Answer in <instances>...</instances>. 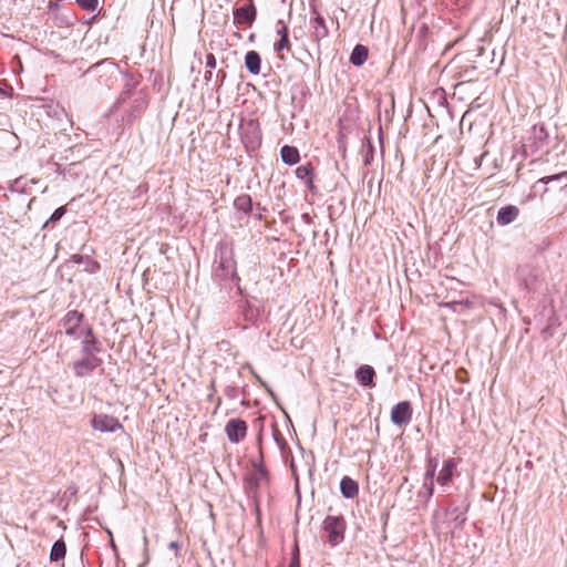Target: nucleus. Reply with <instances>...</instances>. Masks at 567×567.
<instances>
[{
	"label": "nucleus",
	"mask_w": 567,
	"mask_h": 567,
	"mask_svg": "<svg viewBox=\"0 0 567 567\" xmlns=\"http://www.w3.org/2000/svg\"><path fill=\"white\" fill-rule=\"evenodd\" d=\"M215 262H217V267L214 270L216 279L220 281L230 279L238 285L240 278L237 275L234 251L226 241H220L218 244L215 252Z\"/></svg>",
	"instance_id": "1"
},
{
	"label": "nucleus",
	"mask_w": 567,
	"mask_h": 567,
	"mask_svg": "<svg viewBox=\"0 0 567 567\" xmlns=\"http://www.w3.org/2000/svg\"><path fill=\"white\" fill-rule=\"evenodd\" d=\"M346 528L347 523L342 515H328L322 523L326 539L332 547L343 542Z\"/></svg>",
	"instance_id": "2"
},
{
	"label": "nucleus",
	"mask_w": 567,
	"mask_h": 567,
	"mask_svg": "<svg viewBox=\"0 0 567 567\" xmlns=\"http://www.w3.org/2000/svg\"><path fill=\"white\" fill-rule=\"evenodd\" d=\"M251 465L254 473L251 475H247L244 478V482L247 493L255 497L259 487L269 482V472L264 465V455L261 451L259 453V460H254Z\"/></svg>",
	"instance_id": "3"
},
{
	"label": "nucleus",
	"mask_w": 567,
	"mask_h": 567,
	"mask_svg": "<svg viewBox=\"0 0 567 567\" xmlns=\"http://www.w3.org/2000/svg\"><path fill=\"white\" fill-rule=\"evenodd\" d=\"M517 277L519 285L528 292L538 291L544 282L540 271L530 265L519 266Z\"/></svg>",
	"instance_id": "4"
},
{
	"label": "nucleus",
	"mask_w": 567,
	"mask_h": 567,
	"mask_svg": "<svg viewBox=\"0 0 567 567\" xmlns=\"http://www.w3.org/2000/svg\"><path fill=\"white\" fill-rule=\"evenodd\" d=\"M103 360L97 355H82L70 363V368L73 371V374L76 378H87L93 374V372L102 367Z\"/></svg>",
	"instance_id": "5"
},
{
	"label": "nucleus",
	"mask_w": 567,
	"mask_h": 567,
	"mask_svg": "<svg viewBox=\"0 0 567 567\" xmlns=\"http://www.w3.org/2000/svg\"><path fill=\"white\" fill-rule=\"evenodd\" d=\"M240 137L247 151H256L261 144V131L256 120L240 126Z\"/></svg>",
	"instance_id": "6"
},
{
	"label": "nucleus",
	"mask_w": 567,
	"mask_h": 567,
	"mask_svg": "<svg viewBox=\"0 0 567 567\" xmlns=\"http://www.w3.org/2000/svg\"><path fill=\"white\" fill-rule=\"evenodd\" d=\"M84 315L78 310L68 311L61 320V327L64 333L72 339L81 338V328L83 326Z\"/></svg>",
	"instance_id": "7"
},
{
	"label": "nucleus",
	"mask_w": 567,
	"mask_h": 567,
	"mask_svg": "<svg viewBox=\"0 0 567 567\" xmlns=\"http://www.w3.org/2000/svg\"><path fill=\"white\" fill-rule=\"evenodd\" d=\"M234 23L251 27L257 17V9L254 0H243V3L236 7L233 11Z\"/></svg>",
	"instance_id": "8"
},
{
	"label": "nucleus",
	"mask_w": 567,
	"mask_h": 567,
	"mask_svg": "<svg viewBox=\"0 0 567 567\" xmlns=\"http://www.w3.org/2000/svg\"><path fill=\"white\" fill-rule=\"evenodd\" d=\"M91 425L94 430L102 433H114L123 429V425L116 417L107 414H94Z\"/></svg>",
	"instance_id": "9"
},
{
	"label": "nucleus",
	"mask_w": 567,
	"mask_h": 567,
	"mask_svg": "<svg viewBox=\"0 0 567 567\" xmlns=\"http://www.w3.org/2000/svg\"><path fill=\"white\" fill-rule=\"evenodd\" d=\"M412 414L411 403L409 401H401L391 410V422L396 426L408 425L411 422Z\"/></svg>",
	"instance_id": "10"
},
{
	"label": "nucleus",
	"mask_w": 567,
	"mask_h": 567,
	"mask_svg": "<svg viewBox=\"0 0 567 567\" xmlns=\"http://www.w3.org/2000/svg\"><path fill=\"white\" fill-rule=\"evenodd\" d=\"M247 423L243 419H230L226 423L225 432L231 443H239L247 434Z\"/></svg>",
	"instance_id": "11"
},
{
	"label": "nucleus",
	"mask_w": 567,
	"mask_h": 567,
	"mask_svg": "<svg viewBox=\"0 0 567 567\" xmlns=\"http://www.w3.org/2000/svg\"><path fill=\"white\" fill-rule=\"evenodd\" d=\"M312 13L315 17L310 19V28L312 30L311 37L316 42H320L322 39L329 35V30L324 18L317 11L316 8H312Z\"/></svg>",
	"instance_id": "12"
},
{
	"label": "nucleus",
	"mask_w": 567,
	"mask_h": 567,
	"mask_svg": "<svg viewBox=\"0 0 567 567\" xmlns=\"http://www.w3.org/2000/svg\"><path fill=\"white\" fill-rule=\"evenodd\" d=\"M241 315L246 322L250 324H257L261 316V306L257 303V299L254 301L246 299L240 305Z\"/></svg>",
	"instance_id": "13"
},
{
	"label": "nucleus",
	"mask_w": 567,
	"mask_h": 567,
	"mask_svg": "<svg viewBox=\"0 0 567 567\" xmlns=\"http://www.w3.org/2000/svg\"><path fill=\"white\" fill-rule=\"evenodd\" d=\"M375 370L372 365L362 364L355 370V379L358 383L368 389L375 386Z\"/></svg>",
	"instance_id": "14"
},
{
	"label": "nucleus",
	"mask_w": 567,
	"mask_h": 567,
	"mask_svg": "<svg viewBox=\"0 0 567 567\" xmlns=\"http://www.w3.org/2000/svg\"><path fill=\"white\" fill-rule=\"evenodd\" d=\"M276 32L279 35V41H277L274 44V50L277 53H280L284 50H287L289 52L291 50V44L289 40V29L282 20L277 21Z\"/></svg>",
	"instance_id": "15"
},
{
	"label": "nucleus",
	"mask_w": 567,
	"mask_h": 567,
	"mask_svg": "<svg viewBox=\"0 0 567 567\" xmlns=\"http://www.w3.org/2000/svg\"><path fill=\"white\" fill-rule=\"evenodd\" d=\"M519 215V209L514 205H506L501 207L497 212L496 221L501 226H506L513 223Z\"/></svg>",
	"instance_id": "16"
},
{
	"label": "nucleus",
	"mask_w": 567,
	"mask_h": 567,
	"mask_svg": "<svg viewBox=\"0 0 567 567\" xmlns=\"http://www.w3.org/2000/svg\"><path fill=\"white\" fill-rule=\"evenodd\" d=\"M456 465H457V463H456L455 458L450 457V458L445 460L443 462L442 470L440 471V473L436 477V482L442 486L447 485L452 481L453 473H454Z\"/></svg>",
	"instance_id": "17"
},
{
	"label": "nucleus",
	"mask_w": 567,
	"mask_h": 567,
	"mask_svg": "<svg viewBox=\"0 0 567 567\" xmlns=\"http://www.w3.org/2000/svg\"><path fill=\"white\" fill-rule=\"evenodd\" d=\"M245 66L250 74L257 75L261 70V56L255 51H248L245 54Z\"/></svg>",
	"instance_id": "18"
},
{
	"label": "nucleus",
	"mask_w": 567,
	"mask_h": 567,
	"mask_svg": "<svg viewBox=\"0 0 567 567\" xmlns=\"http://www.w3.org/2000/svg\"><path fill=\"white\" fill-rule=\"evenodd\" d=\"M340 492L344 498H354L359 493V485L350 476H343L340 481Z\"/></svg>",
	"instance_id": "19"
},
{
	"label": "nucleus",
	"mask_w": 567,
	"mask_h": 567,
	"mask_svg": "<svg viewBox=\"0 0 567 567\" xmlns=\"http://www.w3.org/2000/svg\"><path fill=\"white\" fill-rule=\"evenodd\" d=\"M280 157L286 165L292 166L300 161V153L295 146L284 145L280 150Z\"/></svg>",
	"instance_id": "20"
},
{
	"label": "nucleus",
	"mask_w": 567,
	"mask_h": 567,
	"mask_svg": "<svg viewBox=\"0 0 567 567\" xmlns=\"http://www.w3.org/2000/svg\"><path fill=\"white\" fill-rule=\"evenodd\" d=\"M147 105L148 101L145 95L140 94L138 96H136L133 101L131 111L127 115L128 121L132 122L136 117H138L147 109Z\"/></svg>",
	"instance_id": "21"
},
{
	"label": "nucleus",
	"mask_w": 567,
	"mask_h": 567,
	"mask_svg": "<svg viewBox=\"0 0 567 567\" xmlns=\"http://www.w3.org/2000/svg\"><path fill=\"white\" fill-rule=\"evenodd\" d=\"M102 351V343L97 338H93V340H82L81 341V354L82 355H97Z\"/></svg>",
	"instance_id": "22"
},
{
	"label": "nucleus",
	"mask_w": 567,
	"mask_h": 567,
	"mask_svg": "<svg viewBox=\"0 0 567 567\" xmlns=\"http://www.w3.org/2000/svg\"><path fill=\"white\" fill-rule=\"evenodd\" d=\"M368 54L369 51L367 47L362 44H357L350 54V62L354 66H361L367 61Z\"/></svg>",
	"instance_id": "23"
},
{
	"label": "nucleus",
	"mask_w": 567,
	"mask_h": 567,
	"mask_svg": "<svg viewBox=\"0 0 567 567\" xmlns=\"http://www.w3.org/2000/svg\"><path fill=\"white\" fill-rule=\"evenodd\" d=\"M252 199L250 195L243 194L235 198L234 200V208L238 212H243L246 215H250L252 212Z\"/></svg>",
	"instance_id": "24"
},
{
	"label": "nucleus",
	"mask_w": 567,
	"mask_h": 567,
	"mask_svg": "<svg viewBox=\"0 0 567 567\" xmlns=\"http://www.w3.org/2000/svg\"><path fill=\"white\" fill-rule=\"evenodd\" d=\"M66 554V545L63 539H58L52 545L51 551H50V560L51 561H60L64 559Z\"/></svg>",
	"instance_id": "25"
},
{
	"label": "nucleus",
	"mask_w": 567,
	"mask_h": 567,
	"mask_svg": "<svg viewBox=\"0 0 567 567\" xmlns=\"http://www.w3.org/2000/svg\"><path fill=\"white\" fill-rule=\"evenodd\" d=\"M295 175L298 179L305 182L310 177H316L315 167L311 163L298 166L295 171Z\"/></svg>",
	"instance_id": "26"
},
{
	"label": "nucleus",
	"mask_w": 567,
	"mask_h": 567,
	"mask_svg": "<svg viewBox=\"0 0 567 567\" xmlns=\"http://www.w3.org/2000/svg\"><path fill=\"white\" fill-rule=\"evenodd\" d=\"M437 467V460L433 457L427 458V468L424 478L427 480V485H432L435 477V471Z\"/></svg>",
	"instance_id": "27"
},
{
	"label": "nucleus",
	"mask_w": 567,
	"mask_h": 567,
	"mask_svg": "<svg viewBox=\"0 0 567 567\" xmlns=\"http://www.w3.org/2000/svg\"><path fill=\"white\" fill-rule=\"evenodd\" d=\"M66 213V207L65 206H60L58 207L53 213L52 215L50 216V218L44 223L43 225V228L48 227L50 224H55L58 223Z\"/></svg>",
	"instance_id": "28"
},
{
	"label": "nucleus",
	"mask_w": 567,
	"mask_h": 567,
	"mask_svg": "<svg viewBox=\"0 0 567 567\" xmlns=\"http://www.w3.org/2000/svg\"><path fill=\"white\" fill-rule=\"evenodd\" d=\"M71 260L74 264H79V265L84 264V262L91 264L92 265L91 271H94L95 269L100 268L99 262L91 260L89 256L75 254V255H72Z\"/></svg>",
	"instance_id": "29"
},
{
	"label": "nucleus",
	"mask_w": 567,
	"mask_h": 567,
	"mask_svg": "<svg viewBox=\"0 0 567 567\" xmlns=\"http://www.w3.org/2000/svg\"><path fill=\"white\" fill-rule=\"evenodd\" d=\"M289 567H300V553H299V546H298L297 542H295L292 550H291Z\"/></svg>",
	"instance_id": "30"
},
{
	"label": "nucleus",
	"mask_w": 567,
	"mask_h": 567,
	"mask_svg": "<svg viewBox=\"0 0 567 567\" xmlns=\"http://www.w3.org/2000/svg\"><path fill=\"white\" fill-rule=\"evenodd\" d=\"M363 163L365 166L371 165L373 161V154H374V146L373 144L368 141L367 148L363 151Z\"/></svg>",
	"instance_id": "31"
},
{
	"label": "nucleus",
	"mask_w": 567,
	"mask_h": 567,
	"mask_svg": "<svg viewBox=\"0 0 567 567\" xmlns=\"http://www.w3.org/2000/svg\"><path fill=\"white\" fill-rule=\"evenodd\" d=\"M78 6L86 11H94L97 8L99 0H76Z\"/></svg>",
	"instance_id": "32"
},
{
	"label": "nucleus",
	"mask_w": 567,
	"mask_h": 567,
	"mask_svg": "<svg viewBox=\"0 0 567 567\" xmlns=\"http://www.w3.org/2000/svg\"><path fill=\"white\" fill-rule=\"evenodd\" d=\"M81 338L84 337L83 340H93V338H97L93 331L92 326L83 324L81 328Z\"/></svg>",
	"instance_id": "33"
},
{
	"label": "nucleus",
	"mask_w": 567,
	"mask_h": 567,
	"mask_svg": "<svg viewBox=\"0 0 567 567\" xmlns=\"http://www.w3.org/2000/svg\"><path fill=\"white\" fill-rule=\"evenodd\" d=\"M274 439L278 445V447L284 451L286 447H288V444L285 440V437L282 436V434L280 433L279 430H274Z\"/></svg>",
	"instance_id": "34"
},
{
	"label": "nucleus",
	"mask_w": 567,
	"mask_h": 567,
	"mask_svg": "<svg viewBox=\"0 0 567 567\" xmlns=\"http://www.w3.org/2000/svg\"><path fill=\"white\" fill-rule=\"evenodd\" d=\"M433 493H434V481L432 482V485H427V480L424 478L423 491H420L419 495L420 496L424 495L426 498H430V497H432Z\"/></svg>",
	"instance_id": "35"
},
{
	"label": "nucleus",
	"mask_w": 567,
	"mask_h": 567,
	"mask_svg": "<svg viewBox=\"0 0 567 567\" xmlns=\"http://www.w3.org/2000/svg\"><path fill=\"white\" fill-rule=\"evenodd\" d=\"M564 177H567V171H566V172H563V173H559V174L551 175V176L543 177V178L540 179V182H543V183H545V184H548V183H550L551 181H560V179H563Z\"/></svg>",
	"instance_id": "36"
},
{
	"label": "nucleus",
	"mask_w": 567,
	"mask_h": 567,
	"mask_svg": "<svg viewBox=\"0 0 567 567\" xmlns=\"http://www.w3.org/2000/svg\"><path fill=\"white\" fill-rule=\"evenodd\" d=\"M461 305H466L467 306V305H470V302H468V300H466V301H449V302L442 303V307L449 308V309H451L453 311H456V308L458 306H461Z\"/></svg>",
	"instance_id": "37"
},
{
	"label": "nucleus",
	"mask_w": 567,
	"mask_h": 567,
	"mask_svg": "<svg viewBox=\"0 0 567 567\" xmlns=\"http://www.w3.org/2000/svg\"><path fill=\"white\" fill-rule=\"evenodd\" d=\"M238 391H239L238 386H236V385H228L225 389V394H226L227 398L234 400V399L237 398Z\"/></svg>",
	"instance_id": "38"
},
{
	"label": "nucleus",
	"mask_w": 567,
	"mask_h": 567,
	"mask_svg": "<svg viewBox=\"0 0 567 567\" xmlns=\"http://www.w3.org/2000/svg\"><path fill=\"white\" fill-rule=\"evenodd\" d=\"M132 95V87L130 84L126 85V87L122 91L118 102L124 103L126 100H128Z\"/></svg>",
	"instance_id": "39"
},
{
	"label": "nucleus",
	"mask_w": 567,
	"mask_h": 567,
	"mask_svg": "<svg viewBox=\"0 0 567 567\" xmlns=\"http://www.w3.org/2000/svg\"><path fill=\"white\" fill-rule=\"evenodd\" d=\"M104 64H109L112 69L116 68L115 63H113V62H111L109 60H103V61H101L99 63H95V64L91 65L86 72L90 73V72L94 71L95 69H97L99 66L104 65Z\"/></svg>",
	"instance_id": "40"
},
{
	"label": "nucleus",
	"mask_w": 567,
	"mask_h": 567,
	"mask_svg": "<svg viewBox=\"0 0 567 567\" xmlns=\"http://www.w3.org/2000/svg\"><path fill=\"white\" fill-rule=\"evenodd\" d=\"M206 68L209 70L216 68V58L213 53L206 54Z\"/></svg>",
	"instance_id": "41"
},
{
	"label": "nucleus",
	"mask_w": 567,
	"mask_h": 567,
	"mask_svg": "<svg viewBox=\"0 0 567 567\" xmlns=\"http://www.w3.org/2000/svg\"><path fill=\"white\" fill-rule=\"evenodd\" d=\"M303 183L307 186V188L309 189V192H311L312 194L317 193L318 189H317V186L315 185V177H310L307 181H305Z\"/></svg>",
	"instance_id": "42"
},
{
	"label": "nucleus",
	"mask_w": 567,
	"mask_h": 567,
	"mask_svg": "<svg viewBox=\"0 0 567 567\" xmlns=\"http://www.w3.org/2000/svg\"><path fill=\"white\" fill-rule=\"evenodd\" d=\"M168 548H169V549H172V550H174V553H175V556H176V557L181 556V554H179V544H178V542H176V540L171 542V543L168 544Z\"/></svg>",
	"instance_id": "43"
},
{
	"label": "nucleus",
	"mask_w": 567,
	"mask_h": 567,
	"mask_svg": "<svg viewBox=\"0 0 567 567\" xmlns=\"http://www.w3.org/2000/svg\"><path fill=\"white\" fill-rule=\"evenodd\" d=\"M466 520V517L463 514L456 515L454 518L455 527H461Z\"/></svg>",
	"instance_id": "44"
},
{
	"label": "nucleus",
	"mask_w": 567,
	"mask_h": 567,
	"mask_svg": "<svg viewBox=\"0 0 567 567\" xmlns=\"http://www.w3.org/2000/svg\"><path fill=\"white\" fill-rule=\"evenodd\" d=\"M227 74L224 70H219L217 72V79L220 81V84L224 83L225 79H226Z\"/></svg>",
	"instance_id": "45"
},
{
	"label": "nucleus",
	"mask_w": 567,
	"mask_h": 567,
	"mask_svg": "<svg viewBox=\"0 0 567 567\" xmlns=\"http://www.w3.org/2000/svg\"><path fill=\"white\" fill-rule=\"evenodd\" d=\"M213 78V70H208L205 72L204 80L206 83H208Z\"/></svg>",
	"instance_id": "46"
},
{
	"label": "nucleus",
	"mask_w": 567,
	"mask_h": 567,
	"mask_svg": "<svg viewBox=\"0 0 567 567\" xmlns=\"http://www.w3.org/2000/svg\"><path fill=\"white\" fill-rule=\"evenodd\" d=\"M422 33H425V31H427V27L425 24H423L421 27V30H420Z\"/></svg>",
	"instance_id": "47"
},
{
	"label": "nucleus",
	"mask_w": 567,
	"mask_h": 567,
	"mask_svg": "<svg viewBox=\"0 0 567 567\" xmlns=\"http://www.w3.org/2000/svg\"><path fill=\"white\" fill-rule=\"evenodd\" d=\"M210 389H212V390H215V381H212V382H210Z\"/></svg>",
	"instance_id": "48"
},
{
	"label": "nucleus",
	"mask_w": 567,
	"mask_h": 567,
	"mask_svg": "<svg viewBox=\"0 0 567 567\" xmlns=\"http://www.w3.org/2000/svg\"><path fill=\"white\" fill-rule=\"evenodd\" d=\"M257 209L258 210H261L262 208L260 207V204H257Z\"/></svg>",
	"instance_id": "49"
},
{
	"label": "nucleus",
	"mask_w": 567,
	"mask_h": 567,
	"mask_svg": "<svg viewBox=\"0 0 567 567\" xmlns=\"http://www.w3.org/2000/svg\"><path fill=\"white\" fill-rule=\"evenodd\" d=\"M375 432L379 433V425L375 426Z\"/></svg>",
	"instance_id": "50"
}]
</instances>
